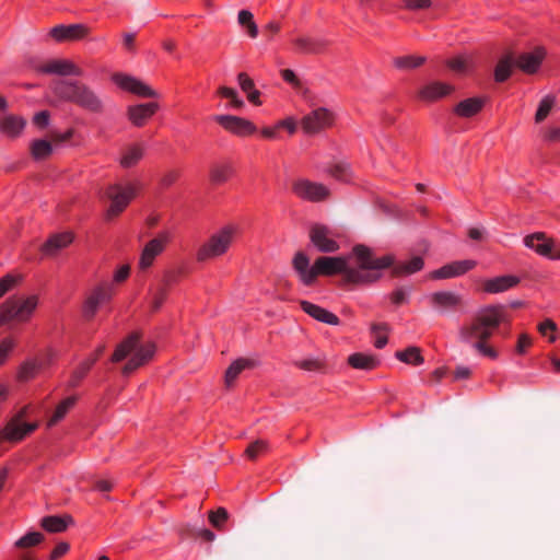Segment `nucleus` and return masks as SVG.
<instances>
[{
	"label": "nucleus",
	"instance_id": "obj_1",
	"mask_svg": "<svg viewBox=\"0 0 560 560\" xmlns=\"http://www.w3.org/2000/svg\"><path fill=\"white\" fill-rule=\"evenodd\" d=\"M293 269L300 281L313 285L318 276L340 273L346 283L369 284L381 278V271L393 265V257L387 255L374 257L372 250L364 245H355L347 256H320L314 265H310L307 255L300 250L292 260Z\"/></svg>",
	"mask_w": 560,
	"mask_h": 560
},
{
	"label": "nucleus",
	"instance_id": "obj_2",
	"mask_svg": "<svg viewBox=\"0 0 560 560\" xmlns=\"http://www.w3.org/2000/svg\"><path fill=\"white\" fill-rule=\"evenodd\" d=\"M502 320V307L489 306L481 310L469 324L459 329V339L471 345L474 349L486 357L495 359L498 353L489 347L486 341L492 336L493 329L498 328Z\"/></svg>",
	"mask_w": 560,
	"mask_h": 560
},
{
	"label": "nucleus",
	"instance_id": "obj_3",
	"mask_svg": "<svg viewBox=\"0 0 560 560\" xmlns=\"http://www.w3.org/2000/svg\"><path fill=\"white\" fill-rule=\"evenodd\" d=\"M141 338V331L135 330L130 332L116 346L109 359L112 363H118L132 354L121 369V373L125 376L132 374L139 368L148 364L154 357L156 350L155 345L153 342L140 345Z\"/></svg>",
	"mask_w": 560,
	"mask_h": 560
},
{
	"label": "nucleus",
	"instance_id": "obj_4",
	"mask_svg": "<svg viewBox=\"0 0 560 560\" xmlns=\"http://www.w3.org/2000/svg\"><path fill=\"white\" fill-rule=\"evenodd\" d=\"M54 95L67 103L92 113L102 114L104 112V103L97 93L85 83L72 80H59L52 88Z\"/></svg>",
	"mask_w": 560,
	"mask_h": 560
},
{
	"label": "nucleus",
	"instance_id": "obj_5",
	"mask_svg": "<svg viewBox=\"0 0 560 560\" xmlns=\"http://www.w3.org/2000/svg\"><path fill=\"white\" fill-rule=\"evenodd\" d=\"M38 306V295H12L0 304V327L12 322L24 324L31 320Z\"/></svg>",
	"mask_w": 560,
	"mask_h": 560
},
{
	"label": "nucleus",
	"instance_id": "obj_6",
	"mask_svg": "<svg viewBox=\"0 0 560 560\" xmlns=\"http://www.w3.org/2000/svg\"><path fill=\"white\" fill-rule=\"evenodd\" d=\"M141 189L142 184L138 180L130 182L126 185H109L105 191L106 197L110 200V205L106 211V219L112 220L121 214Z\"/></svg>",
	"mask_w": 560,
	"mask_h": 560
},
{
	"label": "nucleus",
	"instance_id": "obj_7",
	"mask_svg": "<svg viewBox=\"0 0 560 560\" xmlns=\"http://www.w3.org/2000/svg\"><path fill=\"white\" fill-rule=\"evenodd\" d=\"M235 228L229 225L214 233L197 252L198 261H206L223 255L230 247L234 235Z\"/></svg>",
	"mask_w": 560,
	"mask_h": 560
},
{
	"label": "nucleus",
	"instance_id": "obj_8",
	"mask_svg": "<svg viewBox=\"0 0 560 560\" xmlns=\"http://www.w3.org/2000/svg\"><path fill=\"white\" fill-rule=\"evenodd\" d=\"M116 291L114 288V283L110 282H101L95 288L91 290V292L86 295L83 306H82V315L86 320H91L95 317L98 308L108 303Z\"/></svg>",
	"mask_w": 560,
	"mask_h": 560
},
{
	"label": "nucleus",
	"instance_id": "obj_9",
	"mask_svg": "<svg viewBox=\"0 0 560 560\" xmlns=\"http://www.w3.org/2000/svg\"><path fill=\"white\" fill-rule=\"evenodd\" d=\"M292 190L299 198L310 202L325 201L330 197V189L326 185L306 178L293 182Z\"/></svg>",
	"mask_w": 560,
	"mask_h": 560
},
{
	"label": "nucleus",
	"instance_id": "obj_10",
	"mask_svg": "<svg viewBox=\"0 0 560 560\" xmlns=\"http://www.w3.org/2000/svg\"><path fill=\"white\" fill-rule=\"evenodd\" d=\"M310 240L313 246L320 253L330 254L339 249L336 233L324 224H314L311 226Z\"/></svg>",
	"mask_w": 560,
	"mask_h": 560
},
{
	"label": "nucleus",
	"instance_id": "obj_11",
	"mask_svg": "<svg viewBox=\"0 0 560 560\" xmlns=\"http://www.w3.org/2000/svg\"><path fill=\"white\" fill-rule=\"evenodd\" d=\"M110 79L120 90L129 92L139 97L153 98L158 95L151 86L132 75L116 72L112 75Z\"/></svg>",
	"mask_w": 560,
	"mask_h": 560
},
{
	"label": "nucleus",
	"instance_id": "obj_12",
	"mask_svg": "<svg viewBox=\"0 0 560 560\" xmlns=\"http://www.w3.org/2000/svg\"><path fill=\"white\" fill-rule=\"evenodd\" d=\"M334 115L327 108L319 107L302 119V128L306 133H317L332 125Z\"/></svg>",
	"mask_w": 560,
	"mask_h": 560
},
{
	"label": "nucleus",
	"instance_id": "obj_13",
	"mask_svg": "<svg viewBox=\"0 0 560 560\" xmlns=\"http://www.w3.org/2000/svg\"><path fill=\"white\" fill-rule=\"evenodd\" d=\"M38 422L20 423L11 419L0 431V441L18 443L38 429Z\"/></svg>",
	"mask_w": 560,
	"mask_h": 560
},
{
	"label": "nucleus",
	"instance_id": "obj_14",
	"mask_svg": "<svg viewBox=\"0 0 560 560\" xmlns=\"http://www.w3.org/2000/svg\"><path fill=\"white\" fill-rule=\"evenodd\" d=\"M74 241V234L70 231L51 234L39 247L43 257H55L60 250L67 248Z\"/></svg>",
	"mask_w": 560,
	"mask_h": 560
},
{
	"label": "nucleus",
	"instance_id": "obj_15",
	"mask_svg": "<svg viewBox=\"0 0 560 560\" xmlns=\"http://www.w3.org/2000/svg\"><path fill=\"white\" fill-rule=\"evenodd\" d=\"M159 109L158 102H149L128 106L126 114L132 126L141 128L148 124Z\"/></svg>",
	"mask_w": 560,
	"mask_h": 560
},
{
	"label": "nucleus",
	"instance_id": "obj_16",
	"mask_svg": "<svg viewBox=\"0 0 560 560\" xmlns=\"http://www.w3.org/2000/svg\"><path fill=\"white\" fill-rule=\"evenodd\" d=\"M214 120L222 126L225 130L236 136H247L256 131V127L249 120L232 116V115H217Z\"/></svg>",
	"mask_w": 560,
	"mask_h": 560
},
{
	"label": "nucleus",
	"instance_id": "obj_17",
	"mask_svg": "<svg viewBox=\"0 0 560 560\" xmlns=\"http://www.w3.org/2000/svg\"><path fill=\"white\" fill-rule=\"evenodd\" d=\"M90 30L84 24L56 25L49 31V35L58 43L79 40L86 37Z\"/></svg>",
	"mask_w": 560,
	"mask_h": 560
},
{
	"label": "nucleus",
	"instance_id": "obj_18",
	"mask_svg": "<svg viewBox=\"0 0 560 560\" xmlns=\"http://www.w3.org/2000/svg\"><path fill=\"white\" fill-rule=\"evenodd\" d=\"M37 71L45 74H58L62 77H81L83 71L74 62L67 59H54L37 68Z\"/></svg>",
	"mask_w": 560,
	"mask_h": 560
},
{
	"label": "nucleus",
	"instance_id": "obj_19",
	"mask_svg": "<svg viewBox=\"0 0 560 560\" xmlns=\"http://www.w3.org/2000/svg\"><path fill=\"white\" fill-rule=\"evenodd\" d=\"M477 262L471 259L457 260L451 264L444 265L443 267L432 271L430 273L431 279H450L465 275L467 271L475 268Z\"/></svg>",
	"mask_w": 560,
	"mask_h": 560
},
{
	"label": "nucleus",
	"instance_id": "obj_20",
	"mask_svg": "<svg viewBox=\"0 0 560 560\" xmlns=\"http://www.w3.org/2000/svg\"><path fill=\"white\" fill-rule=\"evenodd\" d=\"M430 301L431 305L440 312H455L463 306V298L452 291L434 292Z\"/></svg>",
	"mask_w": 560,
	"mask_h": 560
},
{
	"label": "nucleus",
	"instance_id": "obj_21",
	"mask_svg": "<svg viewBox=\"0 0 560 560\" xmlns=\"http://www.w3.org/2000/svg\"><path fill=\"white\" fill-rule=\"evenodd\" d=\"M166 243L167 236L165 234H160L155 238L149 241L142 249L139 259V268L145 270L151 267L156 256L164 250Z\"/></svg>",
	"mask_w": 560,
	"mask_h": 560
},
{
	"label": "nucleus",
	"instance_id": "obj_22",
	"mask_svg": "<svg viewBox=\"0 0 560 560\" xmlns=\"http://www.w3.org/2000/svg\"><path fill=\"white\" fill-rule=\"evenodd\" d=\"M524 245L538 255L551 258L555 249V240L547 236L544 232L529 234L523 240Z\"/></svg>",
	"mask_w": 560,
	"mask_h": 560
},
{
	"label": "nucleus",
	"instance_id": "obj_23",
	"mask_svg": "<svg viewBox=\"0 0 560 560\" xmlns=\"http://www.w3.org/2000/svg\"><path fill=\"white\" fill-rule=\"evenodd\" d=\"M520 281V278L516 276H500L485 280L482 283V290L489 294H498L516 287Z\"/></svg>",
	"mask_w": 560,
	"mask_h": 560
},
{
	"label": "nucleus",
	"instance_id": "obj_24",
	"mask_svg": "<svg viewBox=\"0 0 560 560\" xmlns=\"http://www.w3.org/2000/svg\"><path fill=\"white\" fill-rule=\"evenodd\" d=\"M544 57V48L538 47L534 51L521 54L516 59H514V62L522 71L526 73H534L538 70Z\"/></svg>",
	"mask_w": 560,
	"mask_h": 560
},
{
	"label": "nucleus",
	"instance_id": "obj_25",
	"mask_svg": "<svg viewBox=\"0 0 560 560\" xmlns=\"http://www.w3.org/2000/svg\"><path fill=\"white\" fill-rule=\"evenodd\" d=\"M26 126V120L18 115L9 114L0 118V133L10 139L19 138Z\"/></svg>",
	"mask_w": 560,
	"mask_h": 560
},
{
	"label": "nucleus",
	"instance_id": "obj_26",
	"mask_svg": "<svg viewBox=\"0 0 560 560\" xmlns=\"http://www.w3.org/2000/svg\"><path fill=\"white\" fill-rule=\"evenodd\" d=\"M300 305L306 314L317 319L318 322L334 326L339 325L340 323L338 316L327 311L326 308L320 307L319 305L313 304L308 301H300Z\"/></svg>",
	"mask_w": 560,
	"mask_h": 560
},
{
	"label": "nucleus",
	"instance_id": "obj_27",
	"mask_svg": "<svg viewBox=\"0 0 560 560\" xmlns=\"http://www.w3.org/2000/svg\"><path fill=\"white\" fill-rule=\"evenodd\" d=\"M74 524V520L70 514L48 515L42 518L40 526L48 533H63L70 525Z\"/></svg>",
	"mask_w": 560,
	"mask_h": 560
},
{
	"label": "nucleus",
	"instance_id": "obj_28",
	"mask_svg": "<svg viewBox=\"0 0 560 560\" xmlns=\"http://www.w3.org/2000/svg\"><path fill=\"white\" fill-rule=\"evenodd\" d=\"M79 397L77 395L68 396L63 398L55 408L51 417L47 420L46 427L47 429H51L61 422L70 410L74 408L78 402Z\"/></svg>",
	"mask_w": 560,
	"mask_h": 560
},
{
	"label": "nucleus",
	"instance_id": "obj_29",
	"mask_svg": "<svg viewBox=\"0 0 560 560\" xmlns=\"http://www.w3.org/2000/svg\"><path fill=\"white\" fill-rule=\"evenodd\" d=\"M234 174V167L230 162H219L211 165L209 178L211 184L218 186L226 183Z\"/></svg>",
	"mask_w": 560,
	"mask_h": 560
},
{
	"label": "nucleus",
	"instance_id": "obj_30",
	"mask_svg": "<svg viewBox=\"0 0 560 560\" xmlns=\"http://www.w3.org/2000/svg\"><path fill=\"white\" fill-rule=\"evenodd\" d=\"M453 91V86L446 83L432 82L423 86L419 91V97L424 101H435L444 95L450 94Z\"/></svg>",
	"mask_w": 560,
	"mask_h": 560
},
{
	"label": "nucleus",
	"instance_id": "obj_31",
	"mask_svg": "<svg viewBox=\"0 0 560 560\" xmlns=\"http://www.w3.org/2000/svg\"><path fill=\"white\" fill-rule=\"evenodd\" d=\"M42 369V363L37 359L24 361L18 370L16 378L19 382H28L37 375Z\"/></svg>",
	"mask_w": 560,
	"mask_h": 560
},
{
	"label": "nucleus",
	"instance_id": "obj_32",
	"mask_svg": "<svg viewBox=\"0 0 560 560\" xmlns=\"http://www.w3.org/2000/svg\"><path fill=\"white\" fill-rule=\"evenodd\" d=\"M483 100L478 97L462 101L456 107L455 113L460 117H471L481 110Z\"/></svg>",
	"mask_w": 560,
	"mask_h": 560
},
{
	"label": "nucleus",
	"instance_id": "obj_33",
	"mask_svg": "<svg viewBox=\"0 0 560 560\" xmlns=\"http://www.w3.org/2000/svg\"><path fill=\"white\" fill-rule=\"evenodd\" d=\"M296 49L303 54H317L322 51L325 42L312 37L301 36L293 40Z\"/></svg>",
	"mask_w": 560,
	"mask_h": 560
},
{
	"label": "nucleus",
	"instance_id": "obj_34",
	"mask_svg": "<svg viewBox=\"0 0 560 560\" xmlns=\"http://www.w3.org/2000/svg\"><path fill=\"white\" fill-rule=\"evenodd\" d=\"M31 156L35 161H44L52 154V145L45 139H35L30 145Z\"/></svg>",
	"mask_w": 560,
	"mask_h": 560
},
{
	"label": "nucleus",
	"instance_id": "obj_35",
	"mask_svg": "<svg viewBox=\"0 0 560 560\" xmlns=\"http://www.w3.org/2000/svg\"><path fill=\"white\" fill-rule=\"evenodd\" d=\"M423 268V259L420 256L412 257L410 260L399 262L393 267V275L396 277L412 275Z\"/></svg>",
	"mask_w": 560,
	"mask_h": 560
},
{
	"label": "nucleus",
	"instance_id": "obj_36",
	"mask_svg": "<svg viewBox=\"0 0 560 560\" xmlns=\"http://www.w3.org/2000/svg\"><path fill=\"white\" fill-rule=\"evenodd\" d=\"M348 363L360 370H373L378 365V360L372 354L353 353L348 358Z\"/></svg>",
	"mask_w": 560,
	"mask_h": 560
},
{
	"label": "nucleus",
	"instance_id": "obj_37",
	"mask_svg": "<svg viewBox=\"0 0 560 560\" xmlns=\"http://www.w3.org/2000/svg\"><path fill=\"white\" fill-rule=\"evenodd\" d=\"M252 366H254V362L248 359L241 358L234 361L225 371L224 380L226 386H231L242 371Z\"/></svg>",
	"mask_w": 560,
	"mask_h": 560
},
{
	"label": "nucleus",
	"instance_id": "obj_38",
	"mask_svg": "<svg viewBox=\"0 0 560 560\" xmlns=\"http://www.w3.org/2000/svg\"><path fill=\"white\" fill-rule=\"evenodd\" d=\"M326 172L334 178L341 182H348L352 176L350 165L343 161L329 164L326 168Z\"/></svg>",
	"mask_w": 560,
	"mask_h": 560
},
{
	"label": "nucleus",
	"instance_id": "obj_39",
	"mask_svg": "<svg viewBox=\"0 0 560 560\" xmlns=\"http://www.w3.org/2000/svg\"><path fill=\"white\" fill-rule=\"evenodd\" d=\"M91 370L92 368H90L85 362H80L79 365L72 371L67 382V388L73 389L79 387Z\"/></svg>",
	"mask_w": 560,
	"mask_h": 560
},
{
	"label": "nucleus",
	"instance_id": "obj_40",
	"mask_svg": "<svg viewBox=\"0 0 560 560\" xmlns=\"http://www.w3.org/2000/svg\"><path fill=\"white\" fill-rule=\"evenodd\" d=\"M515 65L514 58L512 56H505L502 58L494 70V79L497 82L505 81L512 72V68Z\"/></svg>",
	"mask_w": 560,
	"mask_h": 560
},
{
	"label": "nucleus",
	"instance_id": "obj_41",
	"mask_svg": "<svg viewBox=\"0 0 560 560\" xmlns=\"http://www.w3.org/2000/svg\"><path fill=\"white\" fill-rule=\"evenodd\" d=\"M395 357L407 364L420 365L423 363V357L417 347H409L404 351H397Z\"/></svg>",
	"mask_w": 560,
	"mask_h": 560
},
{
	"label": "nucleus",
	"instance_id": "obj_42",
	"mask_svg": "<svg viewBox=\"0 0 560 560\" xmlns=\"http://www.w3.org/2000/svg\"><path fill=\"white\" fill-rule=\"evenodd\" d=\"M425 61L423 56H401L394 59V65L401 70H410L420 67Z\"/></svg>",
	"mask_w": 560,
	"mask_h": 560
},
{
	"label": "nucleus",
	"instance_id": "obj_43",
	"mask_svg": "<svg viewBox=\"0 0 560 560\" xmlns=\"http://www.w3.org/2000/svg\"><path fill=\"white\" fill-rule=\"evenodd\" d=\"M142 148L139 145H132L121 156L120 164L126 168L132 167L142 159Z\"/></svg>",
	"mask_w": 560,
	"mask_h": 560
},
{
	"label": "nucleus",
	"instance_id": "obj_44",
	"mask_svg": "<svg viewBox=\"0 0 560 560\" xmlns=\"http://www.w3.org/2000/svg\"><path fill=\"white\" fill-rule=\"evenodd\" d=\"M44 540V535L40 532H30L22 536L14 544L16 548L25 549L39 545Z\"/></svg>",
	"mask_w": 560,
	"mask_h": 560
},
{
	"label": "nucleus",
	"instance_id": "obj_45",
	"mask_svg": "<svg viewBox=\"0 0 560 560\" xmlns=\"http://www.w3.org/2000/svg\"><path fill=\"white\" fill-rule=\"evenodd\" d=\"M253 19L252 12L247 10H241L238 12V23L247 28V33L252 38H255L258 35V27Z\"/></svg>",
	"mask_w": 560,
	"mask_h": 560
},
{
	"label": "nucleus",
	"instance_id": "obj_46",
	"mask_svg": "<svg viewBox=\"0 0 560 560\" xmlns=\"http://www.w3.org/2000/svg\"><path fill=\"white\" fill-rule=\"evenodd\" d=\"M387 330H388V326H387V324H384V323L373 324L371 326V331H372L373 336L375 337L374 346L377 349H382L387 345L388 339L385 334Z\"/></svg>",
	"mask_w": 560,
	"mask_h": 560
},
{
	"label": "nucleus",
	"instance_id": "obj_47",
	"mask_svg": "<svg viewBox=\"0 0 560 560\" xmlns=\"http://www.w3.org/2000/svg\"><path fill=\"white\" fill-rule=\"evenodd\" d=\"M555 101H556V98L552 95H546L541 100V102L537 108L536 115H535L536 122H541L549 115V113L555 104Z\"/></svg>",
	"mask_w": 560,
	"mask_h": 560
},
{
	"label": "nucleus",
	"instance_id": "obj_48",
	"mask_svg": "<svg viewBox=\"0 0 560 560\" xmlns=\"http://www.w3.org/2000/svg\"><path fill=\"white\" fill-rule=\"evenodd\" d=\"M22 281V276L7 273L0 279V299Z\"/></svg>",
	"mask_w": 560,
	"mask_h": 560
},
{
	"label": "nucleus",
	"instance_id": "obj_49",
	"mask_svg": "<svg viewBox=\"0 0 560 560\" xmlns=\"http://www.w3.org/2000/svg\"><path fill=\"white\" fill-rule=\"evenodd\" d=\"M218 92L222 97L230 100L232 107L237 109L244 107V101L238 97L234 89L221 86Z\"/></svg>",
	"mask_w": 560,
	"mask_h": 560
},
{
	"label": "nucleus",
	"instance_id": "obj_50",
	"mask_svg": "<svg viewBox=\"0 0 560 560\" xmlns=\"http://www.w3.org/2000/svg\"><path fill=\"white\" fill-rule=\"evenodd\" d=\"M294 364L298 368L305 370V371H318L319 372V371H323V369H324V362L319 359H313V358L295 361Z\"/></svg>",
	"mask_w": 560,
	"mask_h": 560
},
{
	"label": "nucleus",
	"instance_id": "obj_51",
	"mask_svg": "<svg viewBox=\"0 0 560 560\" xmlns=\"http://www.w3.org/2000/svg\"><path fill=\"white\" fill-rule=\"evenodd\" d=\"M14 347L15 341L12 337H5L0 341V366L7 362Z\"/></svg>",
	"mask_w": 560,
	"mask_h": 560
},
{
	"label": "nucleus",
	"instance_id": "obj_52",
	"mask_svg": "<svg viewBox=\"0 0 560 560\" xmlns=\"http://www.w3.org/2000/svg\"><path fill=\"white\" fill-rule=\"evenodd\" d=\"M266 442L257 440L247 446L245 453L248 456V458L256 459L260 454H262L266 451Z\"/></svg>",
	"mask_w": 560,
	"mask_h": 560
},
{
	"label": "nucleus",
	"instance_id": "obj_53",
	"mask_svg": "<svg viewBox=\"0 0 560 560\" xmlns=\"http://www.w3.org/2000/svg\"><path fill=\"white\" fill-rule=\"evenodd\" d=\"M167 299V291L165 288L159 289L152 300L150 311L156 313L161 310Z\"/></svg>",
	"mask_w": 560,
	"mask_h": 560
},
{
	"label": "nucleus",
	"instance_id": "obj_54",
	"mask_svg": "<svg viewBox=\"0 0 560 560\" xmlns=\"http://www.w3.org/2000/svg\"><path fill=\"white\" fill-rule=\"evenodd\" d=\"M209 520L214 527L220 528L228 520V511L220 508L214 512H210Z\"/></svg>",
	"mask_w": 560,
	"mask_h": 560
},
{
	"label": "nucleus",
	"instance_id": "obj_55",
	"mask_svg": "<svg viewBox=\"0 0 560 560\" xmlns=\"http://www.w3.org/2000/svg\"><path fill=\"white\" fill-rule=\"evenodd\" d=\"M404 7L411 11L425 10L432 7L431 0H401Z\"/></svg>",
	"mask_w": 560,
	"mask_h": 560
},
{
	"label": "nucleus",
	"instance_id": "obj_56",
	"mask_svg": "<svg viewBox=\"0 0 560 560\" xmlns=\"http://www.w3.org/2000/svg\"><path fill=\"white\" fill-rule=\"evenodd\" d=\"M50 114L48 110H40L33 117V124L39 129H45L49 125Z\"/></svg>",
	"mask_w": 560,
	"mask_h": 560
},
{
	"label": "nucleus",
	"instance_id": "obj_57",
	"mask_svg": "<svg viewBox=\"0 0 560 560\" xmlns=\"http://www.w3.org/2000/svg\"><path fill=\"white\" fill-rule=\"evenodd\" d=\"M533 340L529 335L527 334H521L515 347V351L518 354H524L527 349L532 346Z\"/></svg>",
	"mask_w": 560,
	"mask_h": 560
},
{
	"label": "nucleus",
	"instance_id": "obj_58",
	"mask_svg": "<svg viewBox=\"0 0 560 560\" xmlns=\"http://www.w3.org/2000/svg\"><path fill=\"white\" fill-rule=\"evenodd\" d=\"M70 549V545L66 541L58 542L49 555V560H58L63 557Z\"/></svg>",
	"mask_w": 560,
	"mask_h": 560
},
{
	"label": "nucleus",
	"instance_id": "obj_59",
	"mask_svg": "<svg viewBox=\"0 0 560 560\" xmlns=\"http://www.w3.org/2000/svg\"><path fill=\"white\" fill-rule=\"evenodd\" d=\"M105 350H106V346L100 345L86 359L83 360V362H85L90 368H93L95 365V363L104 354Z\"/></svg>",
	"mask_w": 560,
	"mask_h": 560
},
{
	"label": "nucleus",
	"instance_id": "obj_60",
	"mask_svg": "<svg viewBox=\"0 0 560 560\" xmlns=\"http://www.w3.org/2000/svg\"><path fill=\"white\" fill-rule=\"evenodd\" d=\"M130 276V267L129 265H121L115 272L113 277V282L122 283Z\"/></svg>",
	"mask_w": 560,
	"mask_h": 560
},
{
	"label": "nucleus",
	"instance_id": "obj_61",
	"mask_svg": "<svg viewBox=\"0 0 560 560\" xmlns=\"http://www.w3.org/2000/svg\"><path fill=\"white\" fill-rule=\"evenodd\" d=\"M238 84L241 89L248 93L255 89L254 81L244 72L237 75Z\"/></svg>",
	"mask_w": 560,
	"mask_h": 560
},
{
	"label": "nucleus",
	"instance_id": "obj_62",
	"mask_svg": "<svg viewBox=\"0 0 560 560\" xmlns=\"http://www.w3.org/2000/svg\"><path fill=\"white\" fill-rule=\"evenodd\" d=\"M447 66L455 72H464L466 70V61L463 58H454L448 60Z\"/></svg>",
	"mask_w": 560,
	"mask_h": 560
},
{
	"label": "nucleus",
	"instance_id": "obj_63",
	"mask_svg": "<svg viewBox=\"0 0 560 560\" xmlns=\"http://www.w3.org/2000/svg\"><path fill=\"white\" fill-rule=\"evenodd\" d=\"M74 130L72 128L66 130L65 132H52L51 139L56 142H65L70 140L73 137Z\"/></svg>",
	"mask_w": 560,
	"mask_h": 560
},
{
	"label": "nucleus",
	"instance_id": "obj_64",
	"mask_svg": "<svg viewBox=\"0 0 560 560\" xmlns=\"http://www.w3.org/2000/svg\"><path fill=\"white\" fill-rule=\"evenodd\" d=\"M390 299L394 304L401 305L407 301V292L404 289H398L392 293Z\"/></svg>",
	"mask_w": 560,
	"mask_h": 560
}]
</instances>
